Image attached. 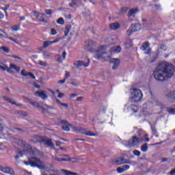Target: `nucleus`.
<instances>
[{
    "mask_svg": "<svg viewBox=\"0 0 175 175\" xmlns=\"http://www.w3.org/2000/svg\"><path fill=\"white\" fill-rule=\"evenodd\" d=\"M174 66L167 62L160 63L153 72L155 80L161 83L166 81V79L173 77L174 75Z\"/></svg>",
    "mask_w": 175,
    "mask_h": 175,
    "instance_id": "obj_1",
    "label": "nucleus"
},
{
    "mask_svg": "<svg viewBox=\"0 0 175 175\" xmlns=\"http://www.w3.org/2000/svg\"><path fill=\"white\" fill-rule=\"evenodd\" d=\"M59 122L62 125V129L66 132H69V131H70V128H72L74 132H77V133H81L86 136H96V133H92L91 131H87V129H83V127L74 126L73 125L68 123V120H59Z\"/></svg>",
    "mask_w": 175,
    "mask_h": 175,
    "instance_id": "obj_2",
    "label": "nucleus"
},
{
    "mask_svg": "<svg viewBox=\"0 0 175 175\" xmlns=\"http://www.w3.org/2000/svg\"><path fill=\"white\" fill-rule=\"evenodd\" d=\"M32 139H31V143H35L37 144L40 143V144H43L46 146V147H49V148H54L55 146L53 143V139L49 138L47 136H42L39 135H33L32 136Z\"/></svg>",
    "mask_w": 175,
    "mask_h": 175,
    "instance_id": "obj_3",
    "label": "nucleus"
},
{
    "mask_svg": "<svg viewBox=\"0 0 175 175\" xmlns=\"http://www.w3.org/2000/svg\"><path fill=\"white\" fill-rule=\"evenodd\" d=\"M96 47H98V44L96 42H94L92 40H88L85 42V50H87V51H90V53H94V51H96V53H99V51H102V50L107 49V46L101 45L98 47V49L95 51Z\"/></svg>",
    "mask_w": 175,
    "mask_h": 175,
    "instance_id": "obj_4",
    "label": "nucleus"
},
{
    "mask_svg": "<svg viewBox=\"0 0 175 175\" xmlns=\"http://www.w3.org/2000/svg\"><path fill=\"white\" fill-rule=\"evenodd\" d=\"M26 166H31V167H38V169H44L43 161H40V159L38 157H31L27 159V161L24 162Z\"/></svg>",
    "mask_w": 175,
    "mask_h": 175,
    "instance_id": "obj_5",
    "label": "nucleus"
},
{
    "mask_svg": "<svg viewBox=\"0 0 175 175\" xmlns=\"http://www.w3.org/2000/svg\"><path fill=\"white\" fill-rule=\"evenodd\" d=\"M27 148H24V152H27V154H31V155H33L34 157H42L43 155V152H42L37 148H32L31 145H27Z\"/></svg>",
    "mask_w": 175,
    "mask_h": 175,
    "instance_id": "obj_6",
    "label": "nucleus"
},
{
    "mask_svg": "<svg viewBox=\"0 0 175 175\" xmlns=\"http://www.w3.org/2000/svg\"><path fill=\"white\" fill-rule=\"evenodd\" d=\"M144 137H145V139L137 138V136H133L132 139H130L129 141V146H131L132 147H133L135 146H137V144H139V143H142V142H150V138H148V135L145 134L144 135Z\"/></svg>",
    "mask_w": 175,
    "mask_h": 175,
    "instance_id": "obj_7",
    "label": "nucleus"
},
{
    "mask_svg": "<svg viewBox=\"0 0 175 175\" xmlns=\"http://www.w3.org/2000/svg\"><path fill=\"white\" fill-rule=\"evenodd\" d=\"M133 91L132 93L133 96L131 97L132 102H135V103L140 102V100L143 99V93H142V90L134 88Z\"/></svg>",
    "mask_w": 175,
    "mask_h": 175,
    "instance_id": "obj_8",
    "label": "nucleus"
},
{
    "mask_svg": "<svg viewBox=\"0 0 175 175\" xmlns=\"http://www.w3.org/2000/svg\"><path fill=\"white\" fill-rule=\"evenodd\" d=\"M113 165H131V161L124 157H118L113 161Z\"/></svg>",
    "mask_w": 175,
    "mask_h": 175,
    "instance_id": "obj_9",
    "label": "nucleus"
},
{
    "mask_svg": "<svg viewBox=\"0 0 175 175\" xmlns=\"http://www.w3.org/2000/svg\"><path fill=\"white\" fill-rule=\"evenodd\" d=\"M60 157H55L54 161L57 162H72V159L69 157L68 154H61Z\"/></svg>",
    "mask_w": 175,
    "mask_h": 175,
    "instance_id": "obj_10",
    "label": "nucleus"
},
{
    "mask_svg": "<svg viewBox=\"0 0 175 175\" xmlns=\"http://www.w3.org/2000/svg\"><path fill=\"white\" fill-rule=\"evenodd\" d=\"M73 65L75 66V68H81V66H83L84 68H88V66H90V59H88V62L86 63L81 60H77L74 62Z\"/></svg>",
    "mask_w": 175,
    "mask_h": 175,
    "instance_id": "obj_11",
    "label": "nucleus"
},
{
    "mask_svg": "<svg viewBox=\"0 0 175 175\" xmlns=\"http://www.w3.org/2000/svg\"><path fill=\"white\" fill-rule=\"evenodd\" d=\"M0 171L3 172V173H6L7 174H10V175H14V170L10 167H4L1 165H0Z\"/></svg>",
    "mask_w": 175,
    "mask_h": 175,
    "instance_id": "obj_12",
    "label": "nucleus"
},
{
    "mask_svg": "<svg viewBox=\"0 0 175 175\" xmlns=\"http://www.w3.org/2000/svg\"><path fill=\"white\" fill-rule=\"evenodd\" d=\"M59 38H56L55 40L53 41H44L43 43L42 49H47L49 46H51V44H54L55 43H58L59 42Z\"/></svg>",
    "mask_w": 175,
    "mask_h": 175,
    "instance_id": "obj_13",
    "label": "nucleus"
},
{
    "mask_svg": "<svg viewBox=\"0 0 175 175\" xmlns=\"http://www.w3.org/2000/svg\"><path fill=\"white\" fill-rule=\"evenodd\" d=\"M3 98L4 100H6V102H8L9 103H11V105H15V106H18L19 107H23V104H16L15 101H12L13 99L10 98L8 97V96H3Z\"/></svg>",
    "mask_w": 175,
    "mask_h": 175,
    "instance_id": "obj_14",
    "label": "nucleus"
},
{
    "mask_svg": "<svg viewBox=\"0 0 175 175\" xmlns=\"http://www.w3.org/2000/svg\"><path fill=\"white\" fill-rule=\"evenodd\" d=\"M110 64H113V66H112V69L113 70H116L120 66V59H112L110 61Z\"/></svg>",
    "mask_w": 175,
    "mask_h": 175,
    "instance_id": "obj_15",
    "label": "nucleus"
},
{
    "mask_svg": "<svg viewBox=\"0 0 175 175\" xmlns=\"http://www.w3.org/2000/svg\"><path fill=\"white\" fill-rule=\"evenodd\" d=\"M167 98L168 100H170V102H172L174 103L175 102V90L172 92H170L167 95Z\"/></svg>",
    "mask_w": 175,
    "mask_h": 175,
    "instance_id": "obj_16",
    "label": "nucleus"
},
{
    "mask_svg": "<svg viewBox=\"0 0 175 175\" xmlns=\"http://www.w3.org/2000/svg\"><path fill=\"white\" fill-rule=\"evenodd\" d=\"M107 57V53L104 52L100 55H96L95 58L98 59V61H106V57Z\"/></svg>",
    "mask_w": 175,
    "mask_h": 175,
    "instance_id": "obj_17",
    "label": "nucleus"
},
{
    "mask_svg": "<svg viewBox=\"0 0 175 175\" xmlns=\"http://www.w3.org/2000/svg\"><path fill=\"white\" fill-rule=\"evenodd\" d=\"M46 92L42 91V92H36V95H38L40 98L42 99H47L48 96L47 94L45 93Z\"/></svg>",
    "mask_w": 175,
    "mask_h": 175,
    "instance_id": "obj_18",
    "label": "nucleus"
},
{
    "mask_svg": "<svg viewBox=\"0 0 175 175\" xmlns=\"http://www.w3.org/2000/svg\"><path fill=\"white\" fill-rule=\"evenodd\" d=\"M130 28L133 29V31H135V32H138V31H140V29H142V25H140L139 23L133 24L131 25Z\"/></svg>",
    "mask_w": 175,
    "mask_h": 175,
    "instance_id": "obj_19",
    "label": "nucleus"
},
{
    "mask_svg": "<svg viewBox=\"0 0 175 175\" xmlns=\"http://www.w3.org/2000/svg\"><path fill=\"white\" fill-rule=\"evenodd\" d=\"M120 27H121V25L118 23H111L109 25V27L111 29H113V31H116L117 29H118L120 28Z\"/></svg>",
    "mask_w": 175,
    "mask_h": 175,
    "instance_id": "obj_20",
    "label": "nucleus"
},
{
    "mask_svg": "<svg viewBox=\"0 0 175 175\" xmlns=\"http://www.w3.org/2000/svg\"><path fill=\"white\" fill-rule=\"evenodd\" d=\"M16 143L20 147H25V148H27V146H29V144H27V142L23 139H18Z\"/></svg>",
    "mask_w": 175,
    "mask_h": 175,
    "instance_id": "obj_21",
    "label": "nucleus"
},
{
    "mask_svg": "<svg viewBox=\"0 0 175 175\" xmlns=\"http://www.w3.org/2000/svg\"><path fill=\"white\" fill-rule=\"evenodd\" d=\"M148 47H150V42L148 41H146L142 44V45L140 47V49L142 50V51H146Z\"/></svg>",
    "mask_w": 175,
    "mask_h": 175,
    "instance_id": "obj_22",
    "label": "nucleus"
},
{
    "mask_svg": "<svg viewBox=\"0 0 175 175\" xmlns=\"http://www.w3.org/2000/svg\"><path fill=\"white\" fill-rule=\"evenodd\" d=\"M66 59V51H64L62 53V57L58 55L57 62H62V61H64Z\"/></svg>",
    "mask_w": 175,
    "mask_h": 175,
    "instance_id": "obj_23",
    "label": "nucleus"
},
{
    "mask_svg": "<svg viewBox=\"0 0 175 175\" xmlns=\"http://www.w3.org/2000/svg\"><path fill=\"white\" fill-rule=\"evenodd\" d=\"M137 12H139V9L137 8H133L131 9L128 14L129 17H132V16H135V14H136V13H137Z\"/></svg>",
    "mask_w": 175,
    "mask_h": 175,
    "instance_id": "obj_24",
    "label": "nucleus"
},
{
    "mask_svg": "<svg viewBox=\"0 0 175 175\" xmlns=\"http://www.w3.org/2000/svg\"><path fill=\"white\" fill-rule=\"evenodd\" d=\"M70 29H72V25H66L65 31H64V36H68L69 32H70Z\"/></svg>",
    "mask_w": 175,
    "mask_h": 175,
    "instance_id": "obj_25",
    "label": "nucleus"
},
{
    "mask_svg": "<svg viewBox=\"0 0 175 175\" xmlns=\"http://www.w3.org/2000/svg\"><path fill=\"white\" fill-rule=\"evenodd\" d=\"M112 50L113 51V53H115L116 54H120V53H121V46L120 45H118L116 46H113L112 48Z\"/></svg>",
    "mask_w": 175,
    "mask_h": 175,
    "instance_id": "obj_26",
    "label": "nucleus"
},
{
    "mask_svg": "<svg viewBox=\"0 0 175 175\" xmlns=\"http://www.w3.org/2000/svg\"><path fill=\"white\" fill-rule=\"evenodd\" d=\"M10 66L11 68L14 69V70H16V72H18L21 70L20 66L14 64H10Z\"/></svg>",
    "mask_w": 175,
    "mask_h": 175,
    "instance_id": "obj_27",
    "label": "nucleus"
},
{
    "mask_svg": "<svg viewBox=\"0 0 175 175\" xmlns=\"http://www.w3.org/2000/svg\"><path fill=\"white\" fill-rule=\"evenodd\" d=\"M141 151H142V152H147V151H148V145L147 143L141 146Z\"/></svg>",
    "mask_w": 175,
    "mask_h": 175,
    "instance_id": "obj_28",
    "label": "nucleus"
},
{
    "mask_svg": "<svg viewBox=\"0 0 175 175\" xmlns=\"http://www.w3.org/2000/svg\"><path fill=\"white\" fill-rule=\"evenodd\" d=\"M130 109L134 113H137V111H139V107H137V105H130Z\"/></svg>",
    "mask_w": 175,
    "mask_h": 175,
    "instance_id": "obj_29",
    "label": "nucleus"
},
{
    "mask_svg": "<svg viewBox=\"0 0 175 175\" xmlns=\"http://www.w3.org/2000/svg\"><path fill=\"white\" fill-rule=\"evenodd\" d=\"M44 14H40L38 15V18L42 23H46V20L44 19Z\"/></svg>",
    "mask_w": 175,
    "mask_h": 175,
    "instance_id": "obj_30",
    "label": "nucleus"
},
{
    "mask_svg": "<svg viewBox=\"0 0 175 175\" xmlns=\"http://www.w3.org/2000/svg\"><path fill=\"white\" fill-rule=\"evenodd\" d=\"M151 131L153 135L156 136V137H158V132L157 131V128L155 126H151Z\"/></svg>",
    "mask_w": 175,
    "mask_h": 175,
    "instance_id": "obj_31",
    "label": "nucleus"
},
{
    "mask_svg": "<svg viewBox=\"0 0 175 175\" xmlns=\"http://www.w3.org/2000/svg\"><path fill=\"white\" fill-rule=\"evenodd\" d=\"M77 0H71V2L69 3L70 8H75V6H77Z\"/></svg>",
    "mask_w": 175,
    "mask_h": 175,
    "instance_id": "obj_32",
    "label": "nucleus"
},
{
    "mask_svg": "<svg viewBox=\"0 0 175 175\" xmlns=\"http://www.w3.org/2000/svg\"><path fill=\"white\" fill-rule=\"evenodd\" d=\"M128 10H129V8H128V7H122L120 9V14H124V13H126V12H128Z\"/></svg>",
    "mask_w": 175,
    "mask_h": 175,
    "instance_id": "obj_33",
    "label": "nucleus"
},
{
    "mask_svg": "<svg viewBox=\"0 0 175 175\" xmlns=\"http://www.w3.org/2000/svg\"><path fill=\"white\" fill-rule=\"evenodd\" d=\"M62 172L65 175H77V173L69 172L66 170H63Z\"/></svg>",
    "mask_w": 175,
    "mask_h": 175,
    "instance_id": "obj_34",
    "label": "nucleus"
},
{
    "mask_svg": "<svg viewBox=\"0 0 175 175\" xmlns=\"http://www.w3.org/2000/svg\"><path fill=\"white\" fill-rule=\"evenodd\" d=\"M166 110L170 114H175V108L167 107Z\"/></svg>",
    "mask_w": 175,
    "mask_h": 175,
    "instance_id": "obj_35",
    "label": "nucleus"
},
{
    "mask_svg": "<svg viewBox=\"0 0 175 175\" xmlns=\"http://www.w3.org/2000/svg\"><path fill=\"white\" fill-rule=\"evenodd\" d=\"M38 109H41L42 113H46V111H47V109H46V108H44V106L43 105V103H42V102L40 103V105L38 106Z\"/></svg>",
    "mask_w": 175,
    "mask_h": 175,
    "instance_id": "obj_36",
    "label": "nucleus"
},
{
    "mask_svg": "<svg viewBox=\"0 0 175 175\" xmlns=\"http://www.w3.org/2000/svg\"><path fill=\"white\" fill-rule=\"evenodd\" d=\"M41 102H36V101H31L30 105H32V106H34V107L39 108V106L40 105Z\"/></svg>",
    "mask_w": 175,
    "mask_h": 175,
    "instance_id": "obj_37",
    "label": "nucleus"
},
{
    "mask_svg": "<svg viewBox=\"0 0 175 175\" xmlns=\"http://www.w3.org/2000/svg\"><path fill=\"white\" fill-rule=\"evenodd\" d=\"M57 24H60V25H64L65 24V21L64 20V18H59L57 21Z\"/></svg>",
    "mask_w": 175,
    "mask_h": 175,
    "instance_id": "obj_38",
    "label": "nucleus"
},
{
    "mask_svg": "<svg viewBox=\"0 0 175 175\" xmlns=\"http://www.w3.org/2000/svg\"><path fill=\"white\" fill-rule=\"evenodd\" d=\"M0 50H2L3 51H4V53H9V48L5 46L0 47Z\"/></svg>",
    "mask_w": 175,
    "mask_h": 175,
    "instance_id": "obj_39",
    "label": "nucleus"
},
{
    "mask_svg": "<svg viewBox=\"0 0 175 175\" xmlns=\"http://www.w3.org/2000/svg\"><path fill=\"white\" fill-rule=\"evenodd\" d=\"M9 8H10V5L7 4L5 5V7L3 8H2V10H3L6 14V16H8V9H9Z\"/></svg>",
    "mask_w": 175,
    "mask_h": 175,
    "instance_id": "obj_40",
    "label": "nucleus"
},
{
    "mask_svg": "<svg viewBox=\"0 0 175 175\" xmlns=\"http://www.w3.org/2000/svg\"><path fill=\"white\" fill-rule=\"evenodd\" d=\"M45 13L48 16H51V14H53V13H54V11H53V10H51V9H49V10H45Z\"/></svg>",
    "mask_w": 175,
    "mask_h": 175,
    "instance_id": "obj_41",
    "label": "nucleus"
},
{
    "mask_svg": "<svg viewBox=\"0 0 175 175\" xmlns=\"http://www.w3.org/2000/svg\"><path fill=\"white\" fill-rule=\"evenodd\" d=\"M133 32H135V31L133 30V29L131 28L127 30L126 34L128 35V36H131V35H132Z\"/></svg>",
    "mask_w": 175,
    "mask_h": 175,
    "instance_id": "obj_42",
    "label": "nucleus"
},
{
    "mask_svg": "<svg viewBox=\"0 0 175 175\" xmlns=\"http://www.w3.org/2000/svg\"><path fill=\"white\" fill-rule=\"evenodd\" d=\"M38 64H39V65H40V66H44V67L47 66V63L46 62H43L42 60H39Z\"/></svg>",
    "mask_w": 175,
    "mask_h": 175,
    "instance_id": "obj_43",
    "label": "nucleus"
},
{
    "mask_svg": "<svg viewBox=\"0 0 175 175\" xmlns=\"http://www.w3.org/2000/svg\"><path fill=\"white\" fill-rule=\"evenodd\" d=\"M21 75L22 76H24V77H28V72H27V71L25 70H22L21 72Z\"/></svg>",
    "mask_w": 175,
    "mask_h": 175,
    "instance_id": "obj_44",
    "label": "nucleus"
},
{
    "mask_svg": "<svg viewBox=\"0 0 175 175\" xmlns=\"http://www.w3.org/2000/svg\"><path fill=\"white\" fill-rule=\"evenodd\" d=\"M11 29H12V31H18V29H20V25H14L11 27Z\"/></svg>",
    "mask_w": 175,
    "mask_h": 175,
    "instance_id": "obj_45",
    "label": "nucleus"
},
{
    "mask_svg": "<svg viewBox=\"0 0 175 175\" xmlns=\"http://www.w3.org/2000/svg\"><path fill=\"white\" fill-rule=\"evenodd\" d=\"M133 154H134V155H135V157H140L142 153L140 152V151H139L137 150H135L133 151Z\"/></svg>",
    "mask_w": 175,
    "mask_h": 175,
    "instance_id": "obj_46",
    "label": "nucleus"
},
{
    "mask_svg": "<svg viewBox=\"0 0 175 175\" xmlns=\"http://www.w3.org/2000/svg\"><path fill=\"white\" fill-rule=\"evenodd\" d=\"M1 65H3V66L0 65V69H1V70H3V72H5L8 66H6V65H5L3 64Z\"/></svg>",
    "mask_w": 175,
    "mask_h": 175,
    "instance_id": "obj_47",
    "label": "nucleus"
},
{
    "mask_svg": "<svg viewBox=\"0 0 175 175\" xmlns=\"http://www.w3.org/2000/svg\"><path fill=\"white\" fill-rule=\"evenodd\" d=\"M117 172H118V173H120V174L124 173V170L123 167H118L117 168Z\"/></svg>",
    "mask_w": 175,
    "mask_h": 175,
    "instance_id": "obj_48",
    "label": "nucleus"
},
{
    "mask_svg": "<svg viewBox=\"0 0 175 175\" xmlns=\"http://www.w3.org/2000/svg\"><path fill=\"white\" fill-rule=\"evenodd\" d=\"M28 76H30L31 78L33 79V80H35V79H36V77H35V75L32 72H28Z\"/></svg>",
    "mask_w": 175,
    "mask_h": 175,
    "instance_id": "obj_49",
    "label": "nucleus"
},
{
    "mask_svg": "<svg viewBox=\"0 0 175 175\" xmlns=\"http://www.w3.org/2000/svg\"><path fill=\"white\" fill-rule=\"evenodd\" d=\"M51 35H53V36L57 35V30H55V29H51Z\"/></svg>",
    "mask_w": 175,
    "mask_h": 175,
    "instance_id": "obj_50",
    "label": "nucleus"
},
{
    "mask_svg": "<svg viewBox=\"0 0 175 175\" xmlns=\"http://www.w3.org/2000/svg\"><path fill=\"white\" fill-rule=\"evenodd\" d=\"M16 131H19L20 132H24V130H23L22 129H18V128H14L12 130V132H16Z\"/></svg>",
    "mask_w": 175,
    "mask_h": 175,
    "instance_id": "obj_51",
    "label": "nucleus"
},
{
    "mask_svg": "<svg viewBox=\"0 0 175 175\" xmlns=\"http://www.w3.org/2000/svg\"><path fill=\"white\" fill-rule=\"evenodd\" d=\"M10 57H11V58H14L15 59H21L20 57L14 55H10Z\"/></svg>",
    "mask_w": 175,
    "mask_h": 175,
    "instance_id": "obj_52",
    "label": "nucleus"
},
{
    "mask_svg": "<svg viewBox=\"0 0 175 175\" xmlns=\"http://www.w3.org/2000/svg\"><path fill=\"white\" fill-rule=\"evenodd\" d=\"M12 69H13V68H10H10L7 67V68H6L5 70H7V72H8V73H13V70H12Z\"/></svg>",
    "mask_w": 175,
    "mask_h": 175,
    "instance_id": "obj_53",
    "label": "nucleus"
},
{
    "mask_svg": "<svg viewBox=\"0 0 175 175\" xmlns=\"http://www.w3.org/2000/svg\"><path fill=\"white\" fill-rule=\"evenodd\" d=\"M144 54L148 55L151 54V48L148 49L147 51L144 53Z\"/></svg>",
    "mask_w": 175,
    "mask_h": 175,
    "instance_id": "obj_54",
    "label": "nucleus"
},
{
    "mask_svg": "<svg viewBox=\"0 0 175 175\" xmlns=\"http://www.w3.org/2000/svg\"><path fill=\"white\" fill-rule=\"evenodd\" d=\"M122 167H123V169H124V170L125 172V170H129L130 166L128 165H124L122 166Z\"/></svg>",
    "mask_w": 175,
    "mask_h": 175,
    "instance_id": "obj_55",
    "label": "nucleus"
},
{
    "mask_svg": "<svg viewBox=\"0 0 175 175\" xmlns=\"http://www.w3.org/2000/svg\"><path fill=\"white\" fill-rule=\"evenodd\" d=\"M83 99H84V97L83 96L78 97L77 98V102H82Z\"/></svg>",
    "mask_w": 175,
    "mask_h": 175,
    "instance_id": "obj_56",
    "label": "nucleus"
},
{
    "mask_svg": "<svg viewBox=\"0 0 175 175\" xmlns=\"http://www.w3.org/2000/svg\"><path fill=\"white\" fill-rule=\"evenodd\" d=\"M65 96V94L64 93H59L57 98H62Z\"/></svg>",
    "mask_w": 175,
    "mask_h": 175,
    "instance_id": "obj_57",
    "label": "nucleus"
},
{
    "mask_svg": "<svg viewBox=\"0 0 175 175\" xmlns=\"http://www.w3.org/2000/svg\"><path fill=\"white\" fill-rule=\"evenodd\" d=\"M70 74L69 73V72H66V75H65V79H68V77H70Z\"/></svg>",
    "mask_w": 175,
    "mask_h": 175,
    "instance_id": "obj_58",
    "label": "nucleus"
},
{
    "mask_svg": "<svg viewBox=\"0 0 175 175\" xmlns=\"http://www.w3.org/2000/svg\"><path fill=\"white\" fill-rule=\"evenodd\" d=\"M157 61V57H154L152 60L150 61V64H154Z\"/></svg>",
    "mask_w": 175,
    "mask_h": 175,
    "instance_id": "obj_59",
    "label": "nucleus"
},
{
    "mask_svg": "<svg viewBox=\"0 0 175 175\" xmlns=\"http://www.w3.org/2000/svg\"><path fill=\"white\" fill-rule=\"evenodd\" d=\"M170 175H175V168L170 172Z\"/></svg>",
    "mask_w": 175,
    "mask_h": 175,
    "instance_id": "obj_60",
    "label": "nucleus"
},
{
    "mask_svg": "<svg viewBox=\"0 0 175 175\" xmlns=\"http://www.w3.org/2000/svg\"><path fill=\"white\" fill-rule=\"evenodd\" d=\"M66 81V79H63V80H59V84H64Z\"/></svg>",
    "mask_w": 175,
    "mask_h": 175,
    "instance_id": "obj_61",
    "label": "nucleus"
},
{
    "mask_svg": "<svg viewBox=\"0 0 175 175\" xmlns=\"http://www.w3.org/2000/svg\"><path fill=\"white\" fill-rule=\"evenodd\" d=\"M55 144L57 147H59V146H61V142L55 141Z\"/></svg>",
    "mask_w": 175,
    "mask_h": 175,
    "instance_id": "obj_62",
    "label": "nucleus"
},
{
    "mask_svg": "<svg viewBox=\"0 0 175 175\" xmlns=\"http://www.w3.org/2000/svg\"><path fill=\"white\" fill-rule=\"evenodd\" d=\"M76 96H77V94H72L70 95V98H76Z\"/></svg>",
    "mask_w": 175,
    "mask_h": 175,
    "instance_id": "obj_63",
    "label": "nucleus"
},
{
    "mask_svg": "<svg viewBox=\"0 0 175 175\" xmlns=\"http://www.w3.org/2000/svg\"><path fill=\"white\" fill-rule=\"evenodd\" d=\"M60 106H64V107H68V104L62 103H60Z\"/></svg>",
    "mask_w": 175,
    "mask_h": 175,
    "instance_id": "obj_64",
    "label": "nucleus"
}]
</instances>
